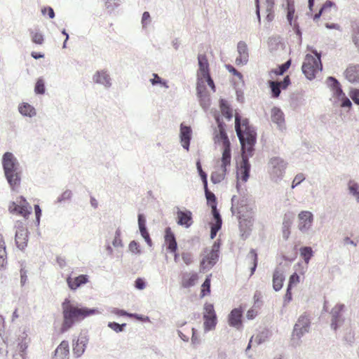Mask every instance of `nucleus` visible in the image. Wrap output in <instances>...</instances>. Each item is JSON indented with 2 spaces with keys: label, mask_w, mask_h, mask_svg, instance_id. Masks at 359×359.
<instances>
[{
  "label": "nucleus",
  "mask_w": 359,
  "mask_h": 359,
  "mask_svg": "<svg viewBox=\"0 0 359 359\" xmlns=\"http://www.w3.org/2000/svg\"><path fill=\"white\" fill-rule=\"evenodd\" d=\"M235 129L243 154V162L238 172V180L246 182L249 178L250 170V165L247 158L252 155L257 134L254 128L249 125L248 120L245 118L241 121L238 114L235 116Z\"/></svg>",
  "instance_id": "f257e3e1"
},
{
  "label": "nucleus",
  "mask_w": 359,
  "mask_h": 359,
  "mask_svg": "<svg viewBox=\"0 0 359 359\" xmlns=\"http://www.w3.org/2000/svg\"><path fill=\"white\" fill-rule=\"evenodd\" d=\"M198 69L197 71V95L199 98L201 106L207 109L210 105V98L206 90L205 83L207 82L213 92L216 88L210 74V67L207 56L204 54L198 55Z\"/></svg>",
  "instance_id": "f03ea898"
},
{
  "label": "nucleus",
  "mask_w": 359,
  "mask_h": 359,
  "mask_svg": "<svg viewBox=\"0 0 359 359\" xmlns=\"http://www.w3.org/2000/svg\"><path fill=\"white\" fill-rule=\"evenodd\" d=\"M62 307L64 318L62 326V332L69 330L75 323L81 321L88 316L100 313L97 309H88L86 307L79 308L72 304L68 299H65Z\"/></svg>",
  "instance_id": "7ed1b4c3"
},
{
  "label": "nucleus",
  "mask_w": 359,
  "mask_h": 359,
  "mask_svg": "<svg viewBox=\"0 0 359 359\" xmlns=\"http://www.w3.org/2000/svg\"><path fill=\"white\" fill-rule=\"evenodd\" d=\"M213 116L219 129V131L215 135V142L222 144L224 147L221 161H223L224 165H230L231 160L230 142L226 133L224 125L217 111L213 112Z\"/></svg>",
  "instance_id": "20e7f679"
},
{
  "label": "nucleus",
  "mask_w": 359,
  "mask_h": 359,
  "mask_svg": "<svg viewBox=\"0 0 359 359\" xmlns=\"http://www.w3.org/2000/svg\"><path fill=\"white\" fill-rule=\"evenodd\" d=\"M314 54H307L302 67L303 73L309 80L314 79L316 74L322 70L320 55L317 52H314Z\"/></svg>",
  "instance_id": "39448f33"
},
{
  "label": "nucleus",
  "mask_w": 359,
  "mask_h": 359,
  "mask_svg": "<svg viewBox=\"0 0 359 359\" xmlns=\"http://www.w3.org/2000/svg\"><path fill=\"white\" fill-rule=\"evenodd\" d=\"M8 211L11 214L20 215L27 219L32 213V208L26 199L20 196L15 202L9 203Z\"/></svg>",
  "instance_id": "423d86ee"
},
{
  "label": "nucleus",
  "mask_w": 359,
  "mask_h": 359,
  "mask_svg": "<svg viewBox=\"0 0 359 359\" xmlns=\"http://www.w3.org/2000/svg\"><path fill=\"white\" fill-rule=\"evenodd\" d=\"M203 318L205 332L215 330L217 323V319L213 304L210 303L205 304Z\"/></svg>",
  "instance_id": "0eeeda50"
},
{
  "label": "nucleus",
  "mask_w": 359,
  "mask_h": 359,
  "mask_svg": "<svg viewBox=\"0 0 359 359\" xmlns=\"http://www.w3.org/2000/svg\"><path fill=\"white\" fill-rule=\"evenodd\" d=\"M16 232L15 236V244L21 250L27 246L29 232L26 224L22 221H17L15 223Z\"/></svg>",
  "instance_id": "6e6552de"
},
{
  "label": "nucleus",
  "mask_w": 359,
  "mask_h": 359,
  "mask_svg": "<svg viewBox=\"0 0 359 359\" xmlns=\"http://www.w3.org/2000/svg\"><path fill=\"white\" fill-rule=\"evenodd\" d=\"M310 320L306 314L300 316L294 325L292 337L300 339L306 332H309Z\"/></svg>",
  "instance_id": "1a4fd4ad"
},
{
  "label": "nucleus",
  "mask_w": 359,
  "mask_h": 359,
  "mask_svg": "<svg viewBox=\"0 0 359 359\" xmlns=\"http://www.w3.org/2000/svg\"><path fill=\"white\" fill-rule=\"evenodd\" d=\"M2 165L4 172H10L14 169L18 170L20 168L18 160L11 152H6L4 154L2 158Z\"/></svg>",
  "instance_id": "9d476101"
},
{
  "label": "nucleus",
  "mask_w": 359,
  "mask_h": 359,
  "mask_svg": "<svg viewBox=\"0 0 359 359\" xmlns=\"http://www.w3.org/2000/svg\"><path fill=\"white\" fill-rule=\"evenodd\" d=\"M337 12V7L335 4L330 1H327L320 8L319 12L313 16V20H318L323 15L326 19H331L332 16Z\"/></svg>",
  "instance_id": "9b49d317"
},
{
  "label": "nucleus",
  "mask_w": 359,
  "mask_h": 359,
  "mask_svg": "<svg viewBox=\"0 0 359 359\" xmlns=\"http://www.w3.org/2000/svg\"><path fill=\"white\" fill-rule=\"evenodd\" d=\"M243 309L241 307L233 309L228 316L229 325L237 329L242 327Z\"/></svg>",
  "instance_id": "f8f14e48"
},
{
  "label": "nucleus",
  "mask_w": 359,
  "mask_h": 359,
  "mask_svg": "<svg viewBox=\"0 0 359 359\" xmlns=\"http://www.w3.org/2000/svg\"><path fill=\"white\" fill-rule=\"evenodd\" d=\"M178 334L183 341H188L190 336H191V341L194 344H198L200 341L199 338L196 334L195 329L191 326L184 325L180 330Z\"/></svg>",
  "instance_id": "ddd939ff"
},
{
  "label": "nucleus",
  "mask_w": 359,
  "mask_h": 359,
  "mask_svg": "<svg viewBox=\"0 0 359 359\" xmlns=\"http://www.w3.org/2000/svg\"><path fill=\"white\" fill-rule=\"evenodd\" d=\"M4 174L12 189L15 190L20 187L22 174L20 168L18 170L14 169L8 172H6Z\"/></svg>",
  "instance_id": "4468645a"
},
{
  "label": "nucleus",
  "mask_w": 359,
  "mask_h": 359,
  "mask_svg": "<svg viewBox=\"0 0 359 359\" xmlns=\"http://www.w3.org/2000/svg\"><path fill=\"white\" fill-rule=\"evenodd\" d=\"M238 56L236 59L237 65H245L248 61L249 53L247 44L244 41H240L237 46Z\"/></svg>",
  "instance_id": "2eb2a0df"
},
{
  "label": "nucleus",
  "mask_w": 359,
  "mask_h": 359,
  "mask_svg": "<svg viewBox=\"0 0 359 359\" xmlns=\"http://www.w3.org/2000/svg\"><path fill=\"white\" fill-rule=\"evenodd\" d=\"M164 239L165 243L167 245V249L170 252H176L177 249V244L174 233L172 231L170 227H167L165 229Z\"/></svg>",
  "instance_id": "dca6fc26"
},
{
  "label": "nucleus",
  "mask_w": 359,
  "mask_h": 359,
  "mask_svg": "<svg viewBox=\"0 0 359 359\" xmlns=\"http://www.w3.org/2000/svg\"><path fill=\"white\" fill-rule=\"evenodd\" d=\"M88 279V276L87 275H80L74 278L69 276L67 278V283L71 290H75L81 285L87 283Z\"/></svg>",
  "instance_id": "f3484780"
},
{
  "label": "nucleus",
  "mask_w": 359,
  "mask_h": 359,
  "mask_svg": "<svg viewBox=\"0 0 359 359\" xmlns=\"http://www.w3.org/2000/svg\"><path fill=\"white\" fill-rule=\"evenodd\" d=\"M344 304H337L331 311L332 313V321H331V327L334 330H337L339 327V322L341 320V312L344 309Z\"/></svg>",
  "instance_id": "a211bd4d"
},
{
  "label": "nucleus",
  "mask_w": 359,
  "mask_h": 359,
  "mask_svg": "<svg viewBox=\"0 0 359 359\" xmlns=\"http://www.w3.org/2000/svg\"><path fill=\"white\" fill-rule=\"evenodd\" d=\"M69 343L67 341H62L56 348L52 359H69Z\"/></svg>",
  "instance_id": "6ab92c4d"
},
{
  "label": "nucleus",
  "mask_w": 359,
  "mask_h": 359,
  "mask_svg": "<svg viewBox=\"0 0 359 359\" xmlns=\"http://www.w3.org/2000/svg\"><path fill=\"white\" fill-rule=\"evenodd\" d=\"M346 79L351 83H359V65H349L345 72Z\"/></svg>",
  "instance_id": "aec40b11"
},
{
  "label": "nucleus",
  "mask_w": 359,
  "mask_h": 359,
  "mask_svg": "<svg viewBox=\"0 0 359 359\" xmlns=\"http://www.w3.org/2000/svg\"><path fill=\"white\" fill-rule=\"evenodd\" d=\"M177 224L184 226L187 228L191 226L193 223L192 214L189 210L182 211L179 210L177 212Z\"/></svg>",
  "instance_id": "412c9836"
},
{
  "label": "nucleus",
  "mask_w": 359,
  "mask_h": 359,
  "mask_svg": "<svg viewBox=\"0 0 359 359\" xmlns=\"http://www.w3.org/2000/svg\"><path fill=\"white\" fill-rule=\"evenodd\" d=\"M191 136V129L189 126H185L182 123L180 126V140L182 147L187 150L189 149Z\"/></svg>",
  "instance_id": "4be33fe9"
},
{
  "label": "nucleus",
  "mask_w": 359,
  "mask_h": 359,
  "mask_svg": "<svg viewBox=\"0 0 359 359\" xmlns=\"http://www.w3.org/2000/svg\"><path fill=\"white\" fill-rule=\"evenodd\" d=\"M212 213L215 221V223L211 224L210 238L213 239L221 229L222 221L217 209L215 207H213V212Z\"/></svg>",
  "instance_id": "5701e85b"
},
{
  "label": "nucleus",
  "mask_w": 359,
  "mask_h": 359,
  "mask_svg": "<svg viewBox=\"0 0 359 359\" xmlns=\"http://www.w3.org/2000/svg\"><path fill=\"white\" fill-rule=\"evenodd\" d=\"M219 109L222 116L226 120H231L233 117V110L228 102L224 99L219 100Z\"/></svg>",
  "instance_id": "b1692460"
},
{
  "label": "nucleus",
  "mask_w": 359,
  "mask_h": 359,
  "mask_svg": "<svg viewBox=\"0 0 359 359\" xmlns=\"http://www.w3.org/2000/svg\"><path fill=\"white\" fill-rule=\"evenodd\" d=\"M198 279V276L196 273H185L182 276V286L185 288L190 287L196 284Z\"/></svg>",
  "instance_id": "393cba45"
},
{
  "label": "nucleus",
  "mask_w": 359,
  "mask_h": 359,
  "mask_svg": "<svg viewBox=\"0 0 359 359\" xmlns=\"http://www.w3.org/2000/svg\"><path fill=\"white\" fill-rule=\"evenodd\" d=\"M285 280L283 273L278 269H276L273 275V287L276 291L280 290Z\"/></svg>",
  "instance_id": "a878e982"
},
{
  "label": "nucleus",
  "mask_w": 359,
  "mask_h": 359,
  "mask_svg": "<svg viewBox=\"0 0 359 359\" xmlns=\"http://www.w3.org/2000/svg\"><path fill=\"white\" fill-rule=\"evenodd\" d=\"M299 218L301 221L302 224L300 229H307L311 226L312 223L313 215L311 214V212L302 211L299 214Z\"/></svg>",
  "instance_id": "bb28decb"
},
{
  "label": "nucleus",
  "mask_w": 359,
  "mask_h": 359,
  "mask_svg": "<svg viewBox=\"0 0 359 359\" xmlns=\"http://www.w3.org/2000/svg\"><path fill=\"white\" fill-rule=\"evenodd\" d=\"M327 81L330 82V86L332 87L334 97H336L338 100L344 98L345 94L342 91L338 81L333 77H329Z\"/></svg>",
  "instance_id": "cd10ccee"
},
{
  "label": "nucleus",
  "mask_w": 359,
  "mask_h": 359,
  "mask_svg": "<svg viewBox=\"0 0 359 359\" xmlns=\"http://www.w3.org/2000/svg\"><path fill=\"white\" fill-rule=\"evenodd\" d=\"M217 254L212 250L201 261V265L205 269L213 266L217 259Z\"/></svg>",
  "instance_id": "c85d7f7f"
},
{
  "label": "nucleus",
  "mask_w": 359,
  "mask_h": 359,
  "mask_svg": "<svg viewBox=\"0 0 359 359\" xmlns=\"http://www.w3.org/2000/svg\"><path fill=\"white\" fill-rule=\"evenodd\" d=\"M274 0H265L264 6L265 9V13L266 15V19L268 22H271L274 19Z\"/></svg>",
  "instance_id": "c756f323"
},
{
  "label": "nucleus",
  "mask_w": 359,
  "mask_h": 359,
  "mask_svg": "<svg viewBox=\"0 0 359 359\" xmlns=\"http://www.w3.org/2000/svg\"><path fill=\"white\" fill-rule=\"evenodd\" d=\"M271 121L280 127L284 123L285 118L283 112L277 107H273L271 109Z\"/></svg>",
  "instance_id": "7c9ffc66"
},
{
  "label": "nucleus",
  "mask_w": 359,
  "mask_h": 359,
  "mask_svg": "<svg viewBox=\"0 0 359 359\" xmlns=\"http://www.w3.org/2000/svg\"><path fill=\"white\" fill-rule=\"evenodd\" d=\"M86 339L84 337L79 338L74 346L73 352L76 357L81 356L86 348Z\"/></svg>",
  "instance_id": "2f4dec72"
},
{
  "label": "nucleus",
  "mask_w": 359,
  "mask_h": 359,
  "mask_svg": "<svg viewBox=\"0 0 359 359\" xmlns=\"http://www.w3.org/2000/svg\"><path fill=\"white\" fill-rule=\"evenodd\" d=\"M27 348V343L26 341H22L18 344L17 349L13 355V359H27L25 353Z\"/></svg>",
  "instance_id": "473e14b6"
},
{
  "label": "nucleus",
  "mask_w": 359,
  "mask_h": 359,
  "mask_svg": "<svg viewBox=\"0 0 359 359\" xmlns=\"http://www.w3.org/2000/svg\"><path fill=\"white\" fill-rule=\"evenodd\" d=\"M93 80L97 83H101L105 86L110 85L109 75L105 72H97L93 76Z\"/></svg>",
  "instance_id": "72a5a7b5"
},
{
  "label": "nucleus",
  "mask_w": 359,
  "mask_h": 359,
  "mask_svg": "<svg viewBox=\"0 0 359 359\" xmlns=\"http://www.w3.org/2000/svg\"><path fill=\"white\" fill-rule=\"evenodd\" d=\"M268 334L269 332L266 330L263 331L255 336H252L250 340L248 348H250L253 344L258 345L264 341L265 339L268 337Z\"/></svg>",
  "instance_id": "f704fd0d"
},
{
  "label": "nucleus",
  "mask_w": 359,
  "mask_h": 359,
  "mask_svg": "<svg viewBox=\"0 0 359 359\" xmlns=\"http://www.w3.org/2000/svg\"><path fill=\"white\" fill-rule=\"evenodd\" d=\"M19 111L24 116H28L29 117L36 115L35 109L28 103H22L19 107Z\"/></svg>",
  "instance_id": "c9c22d12"
},
{
  "label": "nucleus",
  "mask_w": 359,
  "mask_h": 359,
  "mask_svg": "<svg viewBox=\"0 0 359 359\" xmlns=\"http://www.w3.org/2000/svg\"><path fill=\"white\" fill-rule=\"evenodd\" d=\"M228 165H224L223 161H222L221 164V172L217 173V172H214L211 175V180L214 183L220 182L222 180L224 179V177L226 173V167Z\"/></svg>",
  "instance_id": "e433bc0d"
},
{
  "label": "nucleus",
  "mask_w": 359,
  "mask_h": 359,
  "mask_svg": "<svg viewBox=\"0 0 359 359\" xmlns=\"http://www.w3.org/2000/svg\"><path fill=\"white\" fill-rule=\"evenodd\" d=\"M8 263L7 261V252L6 250V244L4 241L0 242V267L4 268L6 266Z\"/></svg>",
  "instance_id": "4c0bfd02"
},
{
  "label": "nucleus",
  "mask_w": 359,
  "mask_h": 359,
  "mask_svg": "<svg viewBox=\"0 0 359 359\" xmlns=\"http://www.w3.org/2000/svg\"><path fill=\"white\" fill-rule=\"evenodd\" d=\"M204 189H205V197L207 199L208 204L211 206L212 212H213V207H215L217 209L216 197L212 192H211L208 190V184H206V187H204Z\"/></svg>",
  "instance_id": "58836bf2"
},
{
  "label": "nucleus",
  "mask_w": 359,
  "mask_h": 359,
  "mask_svg": "<svg viewBox=\"0 0 359 359\" xmlns=\"http://www.w3.org/2000/svg\"><path fill=\"white\" fill-rule=\"evenodd\" d=\"M295 8L294 1L292 0H287V19L290 25H292V20L294 17Z\"/></svg>",
  "instance_id": "ea45409f"
},
{
  "label": "nucleus",
  "mask_w": 359,
  "mask_h": 359,
  "mask_svg": "<svg viewBox=\"0 0 359 359\" xmlns=\"http://www.w3.org/2000/svg\"><path fill=\"white\" fill-rule=\"evenodd\" d=\"M300 255L304 259L306 264H308L313 257V250L311 247H302L299 250Z\"/></svg>",
  "instance_id": "a19ab883"
},
{
  "label": "nucleus",
  "mask_w": 359,
  "mask_h": 359,
  "mask_svg": "<svg viewBox=\"0 0 359 359\" xmlns=\"http://www.w3.org/2000/svg\"><path fill=\"white\" fill-rule=\"evenodd\" d=\"M270 165L274 169L278 168L280 170H284L286 167V164L284 161L278 157L272 158L270 160Z\"/></svg>",
  "instance_id": "79ce46f5"
},
{
  "label": "nucleus",
  "mask_w": 359,
  "mask_h": 359,
  "mask_svg": "<svg viewBox=\"0 0 359 359\" xmlns=\"http://www.w3.org/2000/svg\"><path fill=\"white\" fill-rule=\"evenodd\" d=\"M248 257L250 259L251 264H252L250 275H252L254 273V272L255 271V269L257 266V262H258V257H257V254L256 252V250L254 249H252L249 252Z\"/></svg>",
  "instance_id": "37998d69"
},
{
  "label": "nucleus",
  "mask_w": 359,
  "mask_h": 359,
  "mask_svg": "<svg viewBox=\"0 0 359 359\" xmlns=\"http://www.w3.org/2000/svg\"><path fill=\"white\" fill-rule=\"evenodd\" d=\"M290 65L291 60H289L276 69L271 70V72L276 75H283L290 68Z\"/></svg>",
  "instance_id": "c03bdc74"
},
{
  "label": "nucleus",
  "mask_w": 359,
  "mask_h": 359,
  "mask_svg": "<svg viewBox=\"0 0 359 359\" xmlns=\"http://www.w3.org/2000/svg\"><path fill=\"white\" fill-rule=\"evenodd\" d=\"M210 293V278L208 276L201 285V297H204Z\"/></svg>",
  "instance_id": "a18cd8bd"
},
{
  "label": "nucleus",
  "mask_w": 359,
  "mask_h": 359,
  "mask_svg": "<svg viewBox=\"0 0 359 359\" xmlns=\"http://www.w3.org/2000/svg\"><path fill=\"white\" fill-rule=\"evenodd\" d=\"M30 34L33 43L39 45L43 44L44 39L43 34L41 32L37 31H32Z\"/></svg>",
  "instance_id": "49530a36"
},
{
  "label": "nucleus",
  "mask_w": 359,
  "mask_h": 359,
  "mask_svg": "<svg viewBox=\"0 0 359 359\" xmlns=\"http://www.w3.org/2000/svg\"><path fill=\"white\" fill-rule=\"evenodd\" d=\"M269 86L271 89L273 97H278L280 93V83L278 81H269Z\"/></svg>",
  "instance_id": "de8ad7c7"
},
{
  "label": "nucleus",
  "mask_w": 359,
  "mask_h": 359,
  "mask_svg": "<svg viewBox=\"0 0 359 359\" xmlns=\"http://www.w3.org/2000/svg\"><path fill=\"white\" fill-rule=\"evenodd\" d=\"M34 91L37 94H43L45 93L44 81L42 79H39L36 83Z\"/></svg>",
  "instance_id": "09e8293b"
},
{
  "label": "nucleus",
  "mask_w": 359,
  "mask_h": 359,
  "mask_svg": "<svg viewBox=\"0 0 359 359\" xmlns=\"http://www.w3.org/2000/svg\"><path fill=\"white\" fill-rule=\"evenodd\" d=\"M348 189L350 193L356 197L357 200L359 201V191L358 185L354 182L351 181L348 184Z\"/></svg>",
  "instance_id": "8fccbe9b"
},
{
  "label": "nucleus",
  "mask_w": 359,
  "mask_h": 359,
  "mask_svg": "<svg viewBox=\"0 0 359 359\" xmlns=\"http://www.w3.org/2000/svg\"><path fill=\"white\" fill-rule=\"evenodd\" d=\"M126 323H123L122 325H120L115 322H110L108 324V327H110L111 330L115 331L116 332H122L123 330V327L126 326Z\"/></svg>",
  "instance_id": "3c124183"
},
{
  "label": "nucleus",
  "mask_w": 359,
  "mask_h": 359,
  "mask_svg": "<svg viewBox=\"0 0 359 359\" xmlns=\"http://www.w3.org/2000/svg\"><path fill=\"white\" fill-rule=\"evenodd\" d=\"M182 259L186 265H190L193 262V256L189 252H182Z\"/></svg>",
  "instance_id": "603ef678"
},
{
  "label": "nucleus",
  "mask_w": 359,
  "mask_h": 359,
  "mask_svg": "<svg viewBox=\"0 0 359 359\" xmlns=\"http://www.w3.org/2000/svg\"><path fill=\"white\" fill-rule=\"evenodd\" d=\"M140 231L141 236L144 238V240L147 242V243L149 246H151L152 241H151V238L149 236V232L147 230V228L146 227L145 228H141V229H140Z\"/></svg>",
  "instance_id": "864d4df0"
},
{
  "label": "nucleus",
  "mask_w": 359,
  "mask_h": 359,
  "mask_svg": "<svg viewBox=\"0 0 359 359\" xmlns=\"http://www.w3.org/2000/svg\"><path fill=\"white\" fill-rule=\"evenodd\" d=\"M154 78L150 80L152 85L161 84L165 88H168L165 81H162L161 79L156 74H153Z\"/></svg>",
  "instance_id": "5fc2aeb1"
},
{
  "label": "nucleus",
  "mask_w": 359,
  "mask_h": 359,
  "mask_svg": "<svg viewBox=\"0 0 359 359\" xmlns=\"http://www.w3.org/2000/svg\"><path fill=\"white\" fill-rule=\"evenodd\" d=\"M304 180H305V177H304V174H302V173L297 174L294 177V178L292 181V188H294L295 187L299 185L302 182H303Z\"/></svg>",
  "instance_id": "6e6d98bb"
},
{
  "label": "nucleus",
  "mask_w": 359,
  "mask_h": 359,
  "mask_svg": "<svg viewBox=\"0 0 359 359\" xmlns=\"http://www.w3.org/2000/svg\"><path fill=\"white\" fill-rule=\"evenodd\" d=\"M196 165H197V169L198 170V172L202 178V180L203 182V184H204V187H206V184H208V182H207V175L202 170V168H201V163L199 161L197 162L196 163Z\"/></svg>",
  "instance_id": "4d7b16f0"
},
{
  "label": "nucleus",
  "mask_w": 359,
  "mask_h": 359,
  "mask_svg": "<svg viewBox=\"0 0 359 359\" xmlns=\"http://www.w3.org/2000/svg\"><path fill=\"white\" fill-rule=\"evenodd\" d=\"M299 282V276L296 273H293L289 280L288 287H292L294 285H296Z\"/></svg>",
  "instance_id": "13d9d810"
},
{
  "label": "nucleus",
  "mask_w": 359,
  "mask_h": 359,
  "mask_svg": "<svg viewBox=\"0 0 359 359\" xmlns=\"http://www.w3.org/2000/svg\"><path fill=\"white\" fill-rule=\"evenodd\" d=\"M150 22H151V17H150L149 12H147V11L144 12V13L142 15V26L144 27H145L148 24L150 23Z\"/></svg>",
  "instance_id": "bf43d9fd"
},
{
  "label": "nucleus",
  "mask_w": 359,
  "mask_h": 359,
  "mask_svg": "<svg viewBox=\"0 0 359 359\" xmlns=\"http://www.w3.org/2000/svg\"><path fill=\"white\" fill-rule=\"evenodd\" d=\"M350 97L353 100V101L357 104H359V90L358 89H354L351 91Z\"/></svg>",
  "instance_id": "052dcab7"
},
{
  "label": "nucleus",
  "mask_w": 359,
  "mask_h": 359,
  "mask_svg": "<svg viewBox=\"0 0 359 359\" xmlns=\"http://www.w3.org/2000/svg\"><path fill=\"white\" fill-rule=\"evenodd\" d=\"M135 286L138 290L144 289L146 287V283H145L144 280L142 278H137V280H135Z\"/></svg>",
  "instance_id": "680f3d73"
},
{
  "label": "nucleus",
  "mask_w": 359,
  "mask_h": 359,
  "mask_svg": "<svg viewBox=\"0 0 359 359\" xmlns=\"http://www.w3.org/2000/svg\"><path fill=\"white\" fill-rule=\"evenodd\" d=\"M226 69L231 72L233 75L238 76V78H242V74L239 72H238L233 66L231 65H226Z\"/></svg>",
  "instance_id": "e2e57ef3"
},
{
  "label": "nucleus",
  "mask_w": 359,
  "mask_h": 359,
  "mask_svg": "<svg viewBox=\"0 0 359 359\" xmlns=\"http://www.w3.org/2000/svg\"><path fill=\"white\" fill-rule=\"evenodd\" d=\"M257 311L255 309H250L246 313V317L248 320H252L257 316Z\"/></svg>",
  "instance_id": "0e129e2a"
},
{
  "label": "nucleus",
  "mask_w": 359,
  "mask_h": 359,
  "mask_svg": "<svg viewBox=\"0 0 359 359\" xmlns=\"http://www.w3.org/2000/svg\"><path fill=\"white\" fill-rule=\"evenodd\" d=\"M27 280V271L24 269H20V282L21 285H24Z\"/></svg>",
  "instance_id": "69168bd1"
},
{
  "label": "nucleus",
  "mask_w": 359,
  "mask_h": 359,
  "mask_svg": "<svg viewBox=\"0 0 359 359\" xmlns=\"http://www.w3.org/2000/svg\"><path fill=\"white\" fill-rule=\"evenodd\" d=\"M43 14H46V12L48 13V16L50 17V18H53L55 17V13H54V11L53 9L51 8V7H46V8H43L42 10H41Z\"/></svg>",
  "instance_id": "338daca9"
},
{
  "label": "nucleus",
  "mask_w": 359,
  "mask_h": 359,
  "mask_svg": "<svg viewBox=\"0 0 359 359\" xmlns=\"http://www.w3.org/2000/svg\"><path fill=\"white\" fill-rule=\"evenodd\" d=\"M138 225H139V229L146 227V219L142 215H138Z\"/></svg>",
  "instance_id": "774afa93"
}]
</instances>
